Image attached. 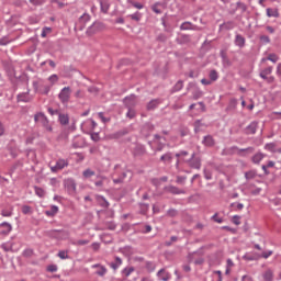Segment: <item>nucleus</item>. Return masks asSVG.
I'll return each instance as SVG.
<instances>
[{
	"label": "nucleus",
	"instance_id": "1",
	"mask_svg": "<svg viewBox=\"0 0 281 281\" xmlns=\"http://www.w3.org/2000/svg\"><path fill=\"white\" fill-rule=\"evenodd\" d=\"M34 120L38 124H42V126H44L45 131H47L48 133H52L54 131V128L52 127V124H49V120L43 113L40 112L35 114Z\"/></svg>",
	"mask_w": 281,
	"mask_h": 281
},
{
	"label": "nucleus",
	"instance_id": "2",
	"mask_svg": "<svg viewBox=\"0 0 281 281\" xmlns=\"http://www.w3.org/2000/svg\"><path fill=\"white\" fill-rule=\"evenodd\" d=\"M58 98L61 104H68L69 100H71V88H63L58 94Z\"/></svg>",
	"mask_w": 281,
	"mask_h": 281
},
{
	"label": "nucleus",
	"instance_id": "3",
	"mask_svg": "<svg viewBox=\"0 0 281 281\" xmlns=\"http://www.w3.org/2000/svg\"><path fill=\"white\" fill-rule=\"evenodd\" d=\"M34 87H35V91L37 93H41L42 95H47V93H49V91L52 89V86H47L44 83H41V85L34 83Z\"/></svg>",
	"mask_w": 281,
	"mask_h": 281
},
{
	"label": "nucleus",
	"instance_id": "4",
	"mask_svg": "<svg viewBox=\"0 0 281 281\" xmlns=\"http://www.w3.org/2000/svg\"><path fill=\"white\" fill-rule=\"evenodd\" d=\"M188 161L191 168H195L196 170L201 168V158L194 157V154L191 155V158Z\"/></svg>",
	"mask_w": 281,
	"mask_h": 281
},
{
	"label": "nucleus",
	"instance_id": "5",
	"mask_svg": "<svg viewBox=\"0 0 281 281\" xmlns=\"http://www.w3.org/2000/svg\"><path fill=\"white\" fill-rule=\"evenodd\" d=\"M124 104L127 106V109H131L132 106H135L137 104V97L134 94H131L130 97H126L124 99Z\"/></svg>",
	"mask_w": 281,
	"mask_h": 281
},
{
	"label": "nucleus",
	"instance_id": "6",
	"mask_svg": "<svg viewBox=\"0 0 281 281\" xmlns=\"http://www.w3.org/2000/svg\"><path fill=\"white\" fill-rule=\"evenodd\" d=\"M63 168H67V160L65 159H59L56 162V166L50 167L52 172H58V170H63Z\"/></svg>",
	"mask_w": 281,
	"mask_h": 281
},
{
	"label": "nucleus",
	"instance_id": "7",
	"mask_svg": "<svg viewBox=\"0 0 281 281\" xmlns=\"http://www.w3.org/2000/svg\"><path fill=\"white\" fill-rule=\"evenodd\" d=\"M66 190H68L69 194H76V181L68 179L65 182Z\"/></svg>",
	"mask_w": 281,
	"mask_h": 281
},
{
	"label": "nucleus",
	"instance_id": "8",
	"mask_svg": "<svg viewBox=\"0 0 281 281\" xmlns=\"http://www.w3.org/2000/svg\"><path fill=\"white\" fill-rule=\"evenodd\" d=\"M0 227H2L3 229L0 232V234H2L3 236H8V234H10V232H12V225L8 222H3L0 224Z\"/></svg>",
	"mask_w": 281,
	"mask_h": 281
},
{
	"label": "nucleus",
	"instance_id": "9",
	"mask_svg": "<svg viewBox=\"0 0 281 281\" xmlns=\"http://www.w3.org/2000/svg\"><path fill=\"white\" fill-rule=\"evenodd\" d=\"M263 281H273V270L268 269L262 273Z\"/></svg>",
	"mask_w": 281,
	"mask_h": 281
},
{
	"label": "nucleus",
	"instance_id": "10",
	"mask_svg": "<svg viewBox=\"0 0 281 281\" xmlns=\"http://www.w3.org/2000/svg\"><path fill=\"white\" fill-rule=\"evenodd\" d=\"M158 278L162 281H168L170 280V273H168L165 269H161L157 273Z\"/></svg>",
	"mask_w": 281,
	"mask_h": 281
},
{
	"label": "nucleus",
	"instance_id": "11",
	"mask_svg": "<svg viewBox=\"0 0 281 281\" xmlns=\"http://www.w3.org/2000/svg\"><path fill=\"white\" fill-rule=\"evenodd\" d=\"M59 124H61V126H67V124H69V114L60 113Z\"/></svg>",
	"mask_w": 281,
	"mask_h": 281
},
{
	"label": "nucleus",
	"instance_id": "12",
	"mask_svg": "<svg viewBox=\"0 0 281 281\" xmlns=\"http://www.w3.org/2000/svg\"><path fill=\"white\" fill-rule=\"evenodd\" d=\"M18 102H32V97L29 93L18 94Z\"/></svg>",
	"mask_w": 281,
	"mask_h": 281
},
{
	"label": "nucleus",
	"instance_id": "13",
	"mask_svg": "<svg viewBox=\"0 0 281 281\" xmlns=\"http://www.w3.org/2000/svg\"><path fill=\"white\" fill-rule=\"evenodd\" d=\"M270 256H273V251L268 250V251H263V252L261 254V256H258V257H249L248 260H258V258H265V259H267V258H270Z\"/></svg>",
	"mask_w": 281,
	"mask_h": 281
},
{
	"label": "nucleus",
	"instance_id": "14",
	"mask_svg": "<svg viewBox=\"0 0 281 281\" xmlns=\"http://www.w3.org/2000/svg\"><path fill=\"white\" fill-rule=\"evenodd\" d=\"M159 104H161V101L158 99H154L151 100L148 104H147V109L148 111H153V109H157V106H159Z\"/></svg>",
	"mask_w": 281,
	"mask_h": 281
},
{
	"label": "nucleus",
	"instance_id": "15",
	"mask_svg": "<svg viewBox=\"0 0 281 281\" xmlns=\"http://www.w3.org/2000/svg\"><path fill=\"white\" fill-rule=\"evenodd\" d=\"M272 72H273V67H268L260 72V78H262L263 80H267V76H271Z\"/></svg>",
	"mask_w": 281,
	"mask_h": 281
},
{
	"label": "nucleus",
	"instance_id": "16",
	"mask_svg": "<svg viewBox=\"0 0 281 281\" xmlns=\"http://www.w3.org/2000/svg\"><path fill=\"white\" fill-rule=\"evenodd\" d=\"M267 16H269V18L273 16L274 19H278V16H280V12H278V9L268 8Z\"/></svg>",
	"mask_w": 281,
	"mask_h": 281
},
{
	"label": "nucleus",
	"instance_id": "17",
	"mask_svg": "<svg viewBox=\"0 0 281 281\" xmlns=\"http://www.w3.org/2000/svg\"><path fill=\"white\" fill-rule=\"evenodd\" d=\"M262 159H265V154L262 153H257L252 156V161L255 164H260Z\"/></svg>",
	"mask_w": 281,
	"mask_h": 281
},
{
	"label": "nucleus",
	"instance_id": "18",
	"mask_svg": "<svg viewBox=\"0 0 281 281\" xmlns=\"http://www.w3.org/2000/svg\"><path fill=\"white\" fill-rule=\"evenodd\" d=\"M248 133H251V135L256 134V131H258V122L250 123V126L247 128Z\"/></svg>",
	"mask_w": 281,
	"mask_h": 281
},
{
	"label": "nucleus",
	"instance_id": "19",
	"mask_svg": "<svg viewBox=\"0 0 281 281\" xmlns=\"http://www.w3.org/2000/svg\"><path fill=\"white\" fill-rule=\"evenodd\" d=\"M46 216H55V214H58V206L52 205L49 211L45 212Z\"/></svg>",
	"mask_w": 281,
	"mask_h": 281
},
{
	"label": "nucleus",
	"instance_id": "20",
	"mask_svg": "<svg viewBox=\"0 0 281 281\" xmlns=\"http://www.w3.org/2000/svg\"><path fill=\"white\" fill-rule=\"evenodd\" d=\"M235 43L238 47H245V37L241 35H236Z\"/></svg>",
	"mask_w": 281,
	"mask_h": 281
},
{
	"label": "nucleus",
	"instance_id": "21",
	"mask_svg": "<svg viewBox=\"0 0 281 281\" xmlns=\"http://www.w3.org/2000/svg\"><path fill=\"white\" fill-rule=\"evenodd\" d=\"M211 82H216L218 80V72L216 70H211L209 74Z\"/></svg>",
	"mask_w": 281,
	"mask_h": 281
},
{
	"label": "nucleus",
	"instance_id": "22",
	"mask_svg": "<svg viewBox=\"0 0 281 281\" xmlns=\"http://www.w3.org/2000/svg\"><path fill=\"white\" fill-rule=\"evenodd\" d=\"M82 176L85 177V179H90V177H95V171H93L91 169H86L82 172Z\"/></svg>",
	"mask_w": 281,
	"mask_h": 281
},
{
	"label": "nucleus",
	"instance_id": "23",
	"mask_svg": "<svg viewBox=\"0 0 281 281\" xmlns=\"http://www.w3.org/2000/svg\"><path fill=\"white\" fill-rule=\"evenodd\" d=\"M57 256L60 258V260H67L69 259V251L60 250Z\"/></svg>",
	"mask_w": 281,
	"mask_h": 281
},
{
	"label": "nucleus",
	"instance_id": "24",
	"mask_svg": "<svg viewBox=\"0 0 281 281\" xmlns=\"http://www.w3.org/2000/svg\"><path fill=\"white\" fill-rule=\"evenodd\" d=\"M35 194L37 196H40L41 199H43V196H45V189L41 188V187H35Z\"/></svg>",
	"mask_w": 281,
	"mask_h": 281
},
{
	"label": "nucleus",
	"instance_id": "25",
	"mask_svg": "<svg viewBox=\"0 0 281 281\" xmlns=\"http://www.w3.org/2000/svg\"><path fill=\"white\" fill-rule=\"evenodd\" d=\"M154 142H155V144H161V146L158 147V150H161V148H164V146L166 144V143H164L165 142L164 138H161V136H157V135L155 136Z\"/></svg>",
	"mask_w": 281,
	"mask_h": 281
},
{
	"label": "nucleus",
	"instance_id": "26",
	"mask_svg": "<svg viewBox=\"0 0 281 281\" xmlns=\"http://www.w3.org/2000/svg\"><path fill=\"white\" fill-rule=\"evenodd\" d=\"M203 143L206 146H214V138L212 136H205Z\"/></svg>",
	"mask_w": 281,
	"mask_h": 281
},
{
	"label": "nucleus",
	"instance_id": "27",
	"mask_svg": "<svg viewBox=\"0 0 281 281\" xmlns=\"http://www.w3.org/2000/svg\"><path fill=\"white\" fill-rule=\"evenodd\" d=\"M159 5H161V3H159V2L151 5V10H153V12H155V14H161V9H159Z\"/></svg>",
	"mask_w": 281,
	"mask_h": 281
},
{
	"label": "nucleus",
	"instance_id": "28",
	"mask_svg": "<svg viewBox=\"0 0 281 281\" xmlns=\"http://www.w3.org/2000/svg\"><path fill=\"white\" fill-rule=\"evenodd\" d=\"M273 166H276V162L270 160L268 165L262 166V170L265 171L266 175H269V172L267 171V168H273Z\"/></svg>",
	"mask_w": 281,
	"mask_h": 281
},
{
	"label": "nucleus",
	"instance_id": "29",
	"mask_svg": "<svg viewBox=\"0 0 281 281\" xmlns=\"http://www.w3.org/2000/svg\"><path fill=\"white\" fill-rule=\"evenodd\" d=\"M267 60H270V63H278L279 58L276 54H269Z\"/></svg>",
	"mask_w": 281,
	"mask_h": 281
},
{
	"label": "nucleus",
	"instance_id": "30",
	"mask_svg": "<svg viewBox=\"0 0 281 281\" xmlns=\"http://www.w3.org/2000/svg\"><path fill=\"white\" fill-rule=\"evenodd\" d=\"M169 192H171V194H183V191L179 190L177 187H170Z\"/></svg>",
	"mask_w": 281,
	"mask_h": 281
},
{
	"label": "nucleus",
	"instance_id": "31",
	"mask_svg": "<svg viewBox=\"0 0 281 281\" xmlns=\"http://www.w3.org/2000/svg\"><path fill=\"white\" fill-rule=\"evenodd\" d=\"M133 271H135V268L130 267V268H125L123 270V273H124L125 278H128V276H131V273H133Z\"/></svg>",
	"mask_w": 281,
	"mask_h": 281
},
{
	"label": "nucleus",
	"instance_id": "32",
	"mask_svg": "<svg viewBox=\"0 0 281 281\" xmlns=\"http://www.w3.org/2000/svg\"><path fill=\"white\" fill-rule=\"evenodd\" d=\"M90 19H91V16H90L89 14L83 13V14L80 16L79 21H80L81 23H87L88 21H90Z\"/></svg>",
	"mask_w": 281,
	"mask_h": 281
},
{
	"label": "nucleus",
	"instance_id": "33",
	"mask_svg": "<svg viewBox=\"0 0 281 281\" xmlns=\"http://www.w3.org/2000/svg\"><path fill=\"white\" fill-rule=\"evenodd\" d=\"M32 206H30V205H24V206H22V213H24V214H32Z\"/></svg>",
	"mask_w": 281,
	"mask_h": 281
},
{
	"label": "nucleus",
	"instance_id": "34",
	"mask_svg": "<svg viewBox=\"0 0 281 281\" xmlns=\"http://www.w3.org/2000/svg\"><path fill=\"white\" fill-rule=\"evenodd\" d=\"M1 216H4V217H10V216H12V209H10V210H2L1 211Z\"/></svg>",
	"mask_w": 281,
	"mask_h": 281
},
{
	"label": "nucleus",
	"instance_id": "35",
	"mask_svg": "<svg viewBox=\"0 0 281 281\" xmlns=\"http://www.w3.org/2000/svg\"><path fill=\"white\" fill-rule=\"evenodd\" d=\"M47 34H52V27H44L42 31V38H45Z\"/></svg>",
	"mask_w": 281,
	"mask_h": 281
},
{
	"label": "nucleus",
	"instance_id": "36",
	"mask_svg": "<svg viewBox=\"0 0 281 281\" xmlns=\"http://www.w3.org/2000/svg\"><path fill=\"white\" fill-rule=\"evenodd\" d=\"M74 245H77V246H79V247H82V246H85V245H89V240H87V239H79V240H77Z\"/></svg>",
	"mask_w": 281,
	"mask_h": 281
},
{
	"label": "nucleus",
	"instance_id": "37",
	"mask_svg": "<svg viewBox=\"0 0 281 281\" xmlns=\"http://www.w3.org/2000/svg\"><path fill=\"white\" fill-rule=\"evenodd\" d=\"M161 161H172V156L170 154H165L161 156Z\"/></svg>",
	"mask_w": 281,
	"mask_h": 281
},
{
	"label": "nucleus",
	"instance_id": "38",
	"mask_svg": "<svg viewBox=\"0 0 281 281\" xmlns=\"http://www.w3.org/2000/svg\"><path fill=\"white\" fill-rule=\"evenodd\" d=\"M47 271H49L50 273H56V271H58V266L50 265L47 267Z\"/></svg>",
	"mask_w": 281,
	"mask_h": 281
},
{
	"label": "nucleus",
	"instance_id": "39",
	"mask_svg": "<svg viewBox=\"0 0 281 281\" xmlns=\"http://www.w3.org/2000/svg\"><path fill=\"white\" fill-rule=\"evenodd\" d=\"M126 117H128L130 120H133V117H135V111L133 109L128 108Z\"/></svg>",
	"mask_w": 281,
	"mask_h": 281
},
{
	"label": "nucleus",
	"instance_id": "40",
	"mask_svg": "<svg viewBox=\"0 0 281 281\" xmlns=\"http://www.w3.org/2000/svg\"><path fill=\"white\" fill-rule=\"evenodd\" d=\"M48 80L50 81V85H56V82H58V75H52Z\"/></svg>",
	"mask_w": 281,
	"mask_h": 281
},
{
	"label": "nucleus",
	"instance_id": "41",
	"mask_svg": "<svg viewBox=\"0 0 281 281\" xmlns=\"http://www.w3.org/2000/svg\"><path fill=\"white\" fill-rule=\"evenodd\" d=\"M256 177V171H247L245 173L246 179H254Z\"/></svg>",
	"mask_w": 281,
	"mask_h": 281
},
{
	"label": "nucleus",
	"instance_id": "42",
	"mask_svg": "<svg viewBox=\"0 0 281 281\" xmlns=\"http://www.w3.org/2000/svg\"><path fill=\"white\" fill-rule=\"evenodd\" d=\"M130 19H132L133 21H140L142 15L139 13H134L130 15Z\"/></svg>",
	"mask_w": 281,
	"mask_h": 281
},
{
	"label": "nucleus",
	"instance_id": "43",
	"mask_svg": "<svg viewBox=\"0 0 281 281\" xmlns=\"http://www.w3.org/2000/svg\"><path fill=\"white\" fill-rule=\"evenodd\" d=\"M176 91H181L183 89V81H178L175 86Z\"/></svg>",
	"mask_w": 281,
	"mask_h": 281
},
{
	"label": "nucleus",
	"instance_id": "44",
	"mask_svg": "<svg viewBox=\"0 0 281 281\" xmlns=\"http://www.w3.org/2000/svg\"><path fill=\"white\" fill-rule=\"evenodd\" d=\"M133 8H136L137 10H143L144 9V4L139 3V2H132Z\"/></svg>",
	"mask_w": 281,
	"mask_h": 281
},
{
	"label": "nucleus",
	"instance_id": "45",
	"mask_svg": "<svg viewBox=\"0 0 281 281\" xmlns=\"http://www.w3.org/2000/svg\"><path fill=\"white\" fill-rule=\"evenodd\" d=\"M91 139H92L93 142H100V134H98V133H92V134H91Z\"/></svg>",
	"mask_w": 281,
	"mask_h": 281
},
{
	"label": "nucleus",
	"instance_id": "46",
	"mask_svg": "<svg viewBox=\"0 0 281 281\" xmlns=\"http://www.w3.org/2000/svg\"><path fill=\"white\" fill-rule=\"evenodd\" d=\"M106 273V268L101 267L100 270L97 271L98 276H104Z\"/></svg>",
	"mask_w": 281,
	"mask_h": 281
},
{
	"label": "nucleus",
	"instance_id": "47",
	"mask_svg": "<svg viewBox=\"0 0 281 281\" xmlns=\"http://www.w3.org/2000/svg\"><path fill=\"white\" fill-rule=\"evenodd\" d=\"M241 281H254V278L249 277L248 274H245L241 277Z\"/></svg>",
	"mask_w": 281,
	"mask_h": 281
},
{
	"label": "nucleus",
	"instance_id": "48",
	"mask_svg": "<svg viewBox=\"0 0 281 281\" xmlns=\"http://www.w3.org/2000/svg\"><path fill=\"white\" fill-rule=\"evenodd\" d=\"M30 3H32L33 5H41V3H43V0H30Z\"/></svg>",
	"mask_w": 281,
	"mask_h": 281
},
{
	"label": "nucleus",
	"instance_id": "49",
	"mask_svg": "<svg viewBox=\"0 0 281 281\" xmlns=\"http://www.w3.org/2000/svg\"><path fill=\"white\" fill-rule=\"evenodd\" d=\"M98 116L100 117V120H102V122H104V123L109 122V119H105V117H104V113L100 112V113L98 114Z\"/></svg>",
	"mask_w": 281,
	"mask_h": 281
},
{
	"label": "nucleus",
	"instance_id": "50",
	"mask_svg": "<svg viewBox=\"0 0 281 281\" xmlns=\"http://www.w3.org/2000/svg\"><path fill=\"white\" fill-rule=\"evenodd\" d=\"M273 148H276V145L273 143H270V144L266 145L267 150H273Z\"/></svg>",
	"mask_w": 281,
	"mask_h": 281
},
{
	"label": "nucleus",
	"instance_id": "51",
	"mask_svg": "<svg viewBox=\"0 0 281 281\" xmlns=\"http://www.w3.org/2000/svg\"><path fill=\"white\" fill-rule=\"evenodd\" d=\"M226 265L228 269H232V267H234V261L232 259H227Z\"/></svg>",
	"mask_w": 281,
	"mask_h": 281
},
{
	"label": "nucleus",
	"instance_id": "52",
	"mask_svg": "<svg viewBox=\"0 0 281 281\" xmlns=\"http://www.w3.org/2000/svg\"><path fill=\"white\" fill-rule=\"evenodd\" d=\"M216 276H218V280L217 281H223V272H221V270L215 271Z\"/></svg>",
	"mask_w": 281,
	"mask_h": 281
},
{
	"label": "nucleus",
	"instance_id": "53",
	"mask_svg": "<svg viewBox=\"0 0 281 281\" xmlns=\"http://www.w3.org/2000/svg\"><path fill=\"white\" fill-rule=\"evenodd\" d=\"M201 83L204 85V86H209V85H212V81L207 80V79H202Z\"/></svg>",
	"mask_w": 281,
	"mask_h": 281
},
{
	"label": "nucleus",
	"instance_id": "54",
	"mask_svg": "<svg viewBox=\"0 0 281 281\" xmlns=\"http://www.w3.org/2000/svg\"><path fill=\"white\" fill-rule=\"evenodd\" d=\"M101 9L103 12H108L109 11V7L104 3H101Z\"/></svg>",
	"mask_w": 281,
	"mask_h": 281
},
{
	"label": "nucleus",
	"instance_id": "55",
	"mask_svg": "<svg viewBox=\"0 0 281 281\" xmlns=\"http://www.w3.org/2000/svg\"><path fill=\"white\" fill-rule=\"evenodd\" d=\"M188 151H181L180 154H177L176 157H187Z\"/></svg>",
	"mask_w": 281,
	"mask_h": 281
},
{
	"label": "nucleus",
	"instance_id": "56",
	"mask_svg": "<svg viewBox=\"0 0 281 281\" xmlns=\"http://www.w3.org/2000/svg\"><path fill=\"white\" fill-rule=\"evenodd\" d=\"M267 32H269L270 34H273V32H276V30L272 26H267Z\"/></svg>",
	"mask_w": 281,
	"mask_h": 281
},
{
	"label": "nucleus",
	"instance_id": "57",
	"mask_svg": "<svg viewBox=\"0 0 281 281\" xmlns=\"http://www.w3.org/2000/svg\"><path fill=\"white\" fill-rule=\"evenodd\" d=\"M75 97L76 98H82V91L77 90L76 93H75Z\"/></svg>",
	"mask_w": 281,
	"mask_h": 281
},
{
	"label": "nucleus",
	"instance_id": "58",
	"mask_svg": "<svg viewBox=\"0 0 281 281\" xmlns=\"http://www.w3.org/2000/svg\"><path fill=\"white\" fill-rule=\"evenodd\" d=\"M92 249H94V251H98L100 249V244H92Z\"/></svg>",
	"mask_w": 281,
	"mask_h": 281
},
{
	"label": "nucleus",
	"instance_id": "59",
	"mask_svg": "<svg viewBox=\"0 0 281 281\" xmlns=\"http://www.w3.org/2000/svg\"><path fill=\"white\" fill-rule=\"evenodd\" d=\"M277 74L278 76H281V64H278L277 66Z\"/></svg>",
	"mask_w": 281,
	"mask_h": 281
},
{
	"label": "nucleus",
	"instance_id": "60",
	"mask_svg": "<svg viewBox=\"0 0 281 281\" xmlns=\"http://www.w3.org/2000/svg\"><path fill=\"white\" fill-rule=\"evenodd\" d=\"M186 181V178L178 177L177 183H183Z\"/></svg>",
	"mask_w": 281,
	"mask_h": 281
},
{
	"label": "nucleus",
	"instance_id": "61",
	"mask_svg": "<svg viewBox=\"0 0 281 281\" xmlns=\"http://www.w3.org/2000/svg\"><path fill=\"white\" fill-rule=\"evenodd\" d=\"M236 207H237V210H243V207H245V205L243 203H238V204H236Z\"/></svg>",
	"mask_w": 281,
	"mask_h": 281
},
{
	"label": "nucleus",
	"instance_id": "62",
	"mask_svg": "<svg viewBox=\"0 0 281 281\" xmlns=\"http://www.w3.org/2000/svg\"><path fill=\"white\" fill-rule=\"evenodd\" d=\"M115 260H116V265H119L120 267L122 265V259L120 257H116Z\"/></svg>",
	"mask_w": 281,
	"mask_h": 281
},
{
	"label": "nucleus",
	"instance_id": "63",
	"mask_svg": "<svg viewBox=\"0 0 281 281\" xmlns=\"http://www.w3.org/2000/svg\"><path fill=\"white\" fill-rule=\"evenodd\" d=\"M268 82H273L274 80H276V78L274 77H267V79H266Z\"/></svg>",
	"mask_w": 281,
	"mask_h": 281
},
{
	"label": "nucleus",
	"instance_id": "64",
	"mask_svg": "<svg viewBox=\"0 0 281 281\" xmlns=\"http://www.w3.org/2000/svg\"><path fill=\"white\" fill-rule=\"evenodd\" d=\"M188 25H190L189 23H183L182 25H181V30H188Z\"/></svg>",
	"mask_w": 281,
	"mask_h": 281
}]
</instances>
